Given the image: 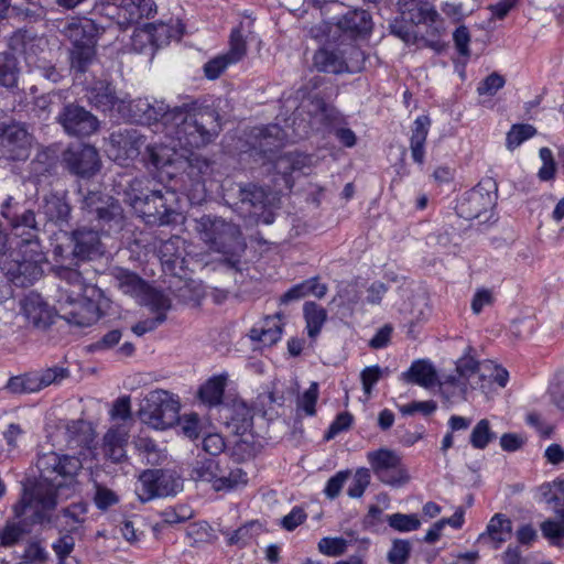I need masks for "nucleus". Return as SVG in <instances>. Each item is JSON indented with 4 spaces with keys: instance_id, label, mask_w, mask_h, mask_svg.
<instances>
[{
    "instance_id": "nucleus-29",
    "label": "nucleus",
    "mask_w": 564,
    "mask_h": 564,
    "mask_svg": "<svg viewBox=\"0 0 564 564\" xmlns=\"http://www.w3.org/2000/svg\"><path fill=\"white\" fill-rule=\"evenodd\" d=\"M181 107H174L170 109L167 105H165L162 100H153L150 102L145 117H143V123H152L156 121H161L164 127V133L167 138L171 137V126L175 124L176 119L172 113L180 111Z\"/></svg>"
},
{
    "instance_id": "nucleus-6",
    "label": "nucleus",
    "mask_w": 564,
    "mask_h": 564,
    "mask_svg": "<svg viewBox=\"0 0 564 564\" xmlns=\"http://www.w3.org/2000/svg\"><path fill=\"white\" fill-rule=\"evenodd\" d=\"M40 248L15 249L0 259V269L8 279L19 286H28L42 275Z\"/></svg>"
},
{
    "instance_id": "nucleus-47",
    "label": "nucleus",
    "mask_w": 564,
    "mask_h": 564,
    "mask_svg": "<svg viewBox=\"0 0 564 564\" xmlns=\"http://www.w3.org/2000/svg\"><path fill=\"white\" fill-rule=\"evenodd\" d=\"M18 83L17 61L9 54L0 55V85L12 88Z\"/></svg>"
},
{
    "instance_id": "nucleus-51",
    "label": "nucleus",
    "mask_w": 564,
    "mask_h": 564,
    "mask_svg": "<svg viewBox=\"0 0 564 564\" xmlns=\"http://www.w3.org/2000/svg\"><path fill=\"white\" fill-rule=\"evenodd\" d=\"M388 524L399 532H411L420 528L421 521L416 514L393 513L387 517Z\"/></svg>"
},
{
    "instance_id": "nucleus-36",
    "label": "nucleus",
    "mask_w": 564,
    "mask_h": 564,
    "mask_svg": "<svg viewBox=\"0 0 564 564\" xmlns=\"http://www.w3.org/2000/svg\"><path fill=\"white\" fill-rule=\"evenodd\" d=\"M100 197L98 194H89L84 200V207L89 214L96 215L99 220L109 221L120 215V206L111 202L109 204H98Z\"/></svg>"
},
{
    "instance_id": "nucleus-54",
    "label": "nucleus",
    "mask_w": 564,
    "mask_h": 564,
    "mask_svg": "<svg viewBox=\"0 0 564 564\" xmlns=\"http://www.w3.org/2000/svg\"><path fill=\"white\" fill-rule=\"evenodd\" d=\"M247 53V43L239 29L232 30L229 41V50L225 55L232 64L241 61Z\"/></svg>"
},
{
    "instance_id": "nucleus-39",
    "label": "nucleus",
    "mask_w": 564,
    "mask_h": 564,
    "mask_svg": "<svg viewBox=\"0 0 564 564\" xmlns=\"http://www.w3.org/2000/svg\"><path fill=\"white\" fill-rule=\"evenodd\" d=\"M139 303L147 306L152 313L155 314V316L163 313V315L166 317V313L171 308L170 297L163 292L150 286H148L144 293L141 295Z\"/></svg>"
},
{
    "instance_id": "nucleus-17",
    "label": "nucleus",
    "mask_w": 564,
    "mask_h": 564,
    "mask_svg": "<svg viewBox=\"0 0 564 564\" xmlns=\"http://www.w3.org/2000/svg\"><path fill=\"white\" fill-rule=\"evenodd\" d=\"M172 481V476L161 470H145L139 477L135 492L143 502L155 497L169 496L175 494L174 488L169 486Z\"/></svg>"
},
{
    "instance_id": "nucleus-25",
    "label": "nucleus",
    "mask_w": 564,
    "mask_h": 564,
    "mask_svg": "<svg viewBox=\"0 0 564 564\" xmlns=\"http://www.w3.org/2000/svg\"><path fill=\"white\" fill-rule=\"evenodd\" d=\"M313 64L318 72L330 74L347 73L346 57L343 46L337 48H321L313 56Z\"/></svg>"
},
{
    "instance_id": "nucleus-48",
    "label": "nucleus",
    "mask_w": 564,
    "mask_h": 564,
    "mask_svg": "<svg viewBox=\"0 0 564 564\" xmlns=\"http://www.w3.org/2000/svg\"><path fill=\"white\" fill-rule=\"evenodd\" d=\"M252 410L245 403H235L232 408L231 423L237 433L245 434L252 426Z\"/></svg>"
},
{
    "instance_id": "nucleus-18",
    "label": "nucleus",
    "mask_w": 564,
    "mask_h": 564,
    "mask_svg": "<svg viewBox=\"0 0 564 564\" xmlns=\"http://www.w3.org/2000/svg\"><path fill=\"white\" fill-rule=\"evenodd\" d=\"M177 142L173 140L171 144L145 143V153L142 161L147 165H152L155 170H164L170 166L183 167L184 154L177 150Z\"/></svg>"
},
{
    "instance_id": "nucleus-10",
    "label": "nucleus",
    "mask_w": 564,
    "mask_h": 564,
    "mask_svg": "<svg viewBox=\"0 0 564 564\" xmlns=\"http://www.w3.org/2000/svg\"><path fill=\"white\" fill-rule=\"evenodd\" d=\"M147 138L137 129L126 128L115 131L109 137L108 154L120 165H129L141 154Z\"/></svg>"
},
{
    "instance_id": "nucleus-37",
    "label": "nucleus",
    "mask_w": 564,
    "mask_h": 564,
    "mask_svg": "<svg viewBox=\"0 0 564 564\" xmlns=\"http://www.w3.org/2000/svg\"><path fill=\"white\" fill-rule=\"evenodd\" d=\"M303 313L307 334L311 338H315L327 319V312L315 302H306L303 306Z\"/></svg>"
},
{
    "instance_id": "nucleus-2",
    "label": "nucleus",
    "mask_w": 564,
    "mask_h": 564,
    "mask_svg": "<svg viewBox=\"0 0 564 564\" xmlns=\"http://www.w3.org/2000/svg\"><path fill=\"white\" fill-rule=\"evenodd\" d=\"M174 118L176 121L171 126L170 139L176 141L181 150L205 148L213 143L221 131L220 116L212 106L186 104L181 106L180 111L174 112Z\"/></svg>"
},
{
    "instance_id": "nucleus-42",
    "label": "nucleus",
    "mask_w": 564,
    "mask_h": 564,
    "mask_svg": "<svg viewBox=\"0 0 564 564\" xmlns=\"http://www.w3.org/2000/svg\"><path fill=\"white\" fill-rule=\"evenodd\" d=\"M4 389L13 394L35 393L40 391L34 371L11 377L6 383Z\"/></svg>"
},
{
    "instance_id": "nucleus-5",
    "label": "nucleus",
    "mask_w": 564,
    "mask_h": 564,
    "mask_svg": "<svg viewBox=\"0 0 564 564\" xmlns=\"http://www.w3.org/2000/svg\"><path fill=\"white\" fill-rule=\"evenodd\" d=\"M180 401L166 390L148 393L140 409L141 420L155 430H166L178 421Z\"/></svg>"
},
{
    "instance_id": "nucleus-64",
    "label": "nucleus",
    "mask_w": 564,
    "mask_h": 564,
    "mask_svg": "<svg viewBox=\"0 0 564 564\" xmlns=\"http://www.w3.org/2000/svg\"><path fill=\"white\" fill-rule=\"evenodd\" d=\"M306 160V156L301 154H285L276 160L275 169L283 175L291 174L295 170L301 169V164Z\"/></svg>"
},
{
    "instance_id": "nucleus-59",
    "label": "nucleus",
    "mask_w": 564,
    "mask_h": 564,
    "mask_svg": "<svg viewBox=\"0 0 564 564\" xmlns=\"http://www.w3.org/2000/svg\"><path fill=\"white\" fill-rule=\"evenodd\" d=\"M53 165V161L47 153H39L30 163L32 177L40 182L43 176L51 173Z\"/></svg>"
},
{
    "instance_id": "nucleus-49",
    "label": "nucleus",
    "mask_w": 564,
    "mask_h": 564,
    "mask_svg": "<svg viewBox=\"0 0 564 564\" xmlns=\"http://www.w3.org/2000/svg\"><path fill=\"white\" fill-rule=\"evenodd\" d=\"M124 10L129 13V22L137 23L143 18H149L155 12L153 0H134L124 4Z\"/></svg>"
},
{
    "instance_id": "nucleus-40",
    "label": "nucleus",
    "mask_w": 564,
    "mask_h": 564,
    "mask_svg": "<svg viewBox=\"0 0 564 564\" xmlns=\"http://www.w3.org/2000/svg\"><path fill=\"white\" fill-rule=\"evenodd\" d=\"M240 199L242 204H249L253 208L252 215L260 217V210H265L269 204V196L267 192L259 186L249 185L240 192Z\"/></svg>"
},
{
    "instance_id": "nucleus-41",
    "label": "nucleus",
    "mask_w": 564,
    "mask_h": 564,
    "mask_svg": "<svg viewBox=\"0 0 564 564\" xmlns=\"http://www.w3.org/2000/svg\"><path fill=\"white\" fill-rule=\"evenodd\" d=\"M44 213L51 221L62 225L68 221L70 207L63 198L52 195L45 198Z\"/></svg>"
},
{
    "instance_id": "nucleus-38",
    "label": "nucleus",
    "mask_w": 564,
    "mask_h": 564,
    "mask_svg": "<svg viewBox=\"0 0 564 564\" xmlns=\"http://www.w3.org/2000/svg\"><path fill=\"white\" fill-rule=\"evenodd\" d=\"M67 444L70 447L88 446L93 441L91 429L82 420L72 421L65 425Z\"/></svg>"
},
{
    "instance_id": "nucleus-44",
    "label": "nucleus",
    "mask_w": 564,
    "mask_h": 564,
    "mask_svg": "<svg viewBox=\"0 0 564 564\" xmlns=\"http://www.w3.org/2000/svg\"><path fill=\"white\" fill-rule=\"evenodd\" d=\"M95 46L96 44H84L73 46V50L70 52L72 67L77 69L78 72H85L95 58Z\"/></svg>"
},
{
    "instance_id": "nucleus-4",
    "label": "nucleus",
    "mask_w": 564,
    "mask_h": 564,
    "mask_svg": "<svg viewBox=\"0 0 564 564\" xmlns=\"http://www.w3.org/2000/svg\"><path fill=\"white\" fill-rule=\"evenodd\" d=\"M189 476L194 481L210 484L216 491L236 489L248 482L247 473L241 468L236 467L226 471L219 460L213 457L197 456L192 464Z\"/></svg>"
},
{
    "instance_id": "nucleus-57",
    "label": "nucleus",
    "mask_w": 564,
    "mask_h": 564,
    "mask_svg": "<svg viewBox=\"0 0 564 564\" xmlns=\"http://www.w3.org/2000/svg\"><path fill=\"white\" fill-rule=\"evenodd\" d=\"M194 512L193 510L185 505L176 506V507H170L164 509L161 512V517L163 522L167 524H177L185 522L193 518Z\"/></svg>"
},
{
    "instance_id": "nucleus-9",
    "label": "nucleus",
    "mask_w": 564,
    "mask_h": 564,
    "mask_svg": "<svg viewBox=\"0 0 564 564\" xmlns=\"http://www.w3.org/2000/svg\"><path fill=\"white\" fill-rule=\"evenodd\" d=\"M11 196H7L1 203V215L7 218L12 227V234L18 239L12 241L15 249L32 248L33 251L40 248L37 240V224L35 214L32 210H24L21 215L11 216L10 205L12 202Z\"/></svg>"
},
{
    "instance_id": "nucleus-35",
    "label": "nucleus",
    "mask_w": 564,
    "mask_h": 564,
    "mask_svg": "<svg viewBox=\"0 0 564 564\" xmlns=\"http://www.w3.org/2000/svg\"><path fill=\"white\" fill-rule=\"evenodd\" d=\"M115 278L119 290L138 301L149 286L139 275L127 270H119Z\"/></svg>"
},
{
    "instance_id": "nucleus-1",
    "label": "nucleus",
    "mask_w": 564,
    "mask_h": 564,
    "mask_svg": "<svg viewBox=\"0 0 564 564\" xmlns=\"http://www.w3.org/2000/svg\"><path fill=\"white\" fill-rule=\"evenodd\" d=\"M36 467L39 480L24 486L20 500L12 508L15 518H25L30 524L51 522L57 506V490L74 481L83 464L76 456L48 452L37 457Z\"/></svg>"
},
{
    "instance_id": "nucleus-60",
    "label": "nucleus",
    "mask_w": 564,
    "mask_h": 564,
    "mask_svg": "<svg viewBox=\"0 0 564 564\" xmlns=\"http://www.w3.org/2000/svg\"><path fill=\"white\" fill-rule=\"evenodd\" d=\"M411 545L406 540H394L387 554L390 564H405L409 560Z\"/></svg>"
},
{
    "instance_id": "nucleus-21",
    "label": "nucleus",
    "mask_w": 564,
    "mask_h": 564,
    "mask_svg": "<svg viewBox=\"0 0 564 564\" xmlns=\"http://www.w3.org/2000/svg\"><path fill=\"white\" fill-rule=\"evenodd\" d=\"M129 437L130 427L127 423L111 426L102 438L101 451L104 456L112 463L124 462Z\"/></svg>"
},
{
    "instance_id": "nucleus-52",
    "label": "nucleus",
    "mask_w": 564,
    "mask_h": 564,
    "mask_svg": "<svg viewBox=\"0 0 564 564\" xmlns=\"http://www.w3.org/2000/svg\"><path fill=\"white\" fill-rule=\"evenodd\" d=\"M347 547L348 541L340 536H326L321 539L317 544L318 551L322 554L330 557H337L343 555L347 551Z\"/></svg>"
},
{
    "instance_id": "nucleus-14",
    "label": "nucleus",
    "mask_w": 564,
    "mask_h": 564,
    "mask_svg": "<svg viewBox=\"0 0 564 564\" xmlns=\"http://www.w3.org/2000/svg\"><path fill=\"white\" fill-rule=\"evenodd\" d=\"M56 120L67 134L75 137H88L99 128L98 119L84 107L75 104L65 105Z\"/></svg>"
},
{
    "instance_id": "nucleus-28",
    "label": "nucleus",
    "mask_w": 564,
    "mask_h": 564,
    "mask_svg": "<svg viewBox=\"0 0 564 564\" xmlns=\"http://www.w3.org/2000/svg\"><path fill=\"white\" fill-rule=\"evenodd\" d=\"M74 250L73 253L79 259H89L100 254L99 234L93 229H78L73 232Z\"/></svg>"
},
{
    "instance_id": "nucleus-24",
    "label": "nucleus",
    "mask_w": 564,
    "mask_h": 564,
    "mask_svg": "<svg viewBox=\"0 0 564 564\" xmlns=\"http://www.w3.org/2000/svg\"><path fill=\"white\" fill-rule=\"evenodd\" d=\"M63 33L69 39L73 46L96 44L99 28L91 19H74L65 25Z\"/></svg>"
},
{
    "instance_id": "nucleus-8",
    "label": "nucleus",
    "mask_w": 564,
    "mask_h": 564,
    "mask_svg": "<svg viewBox=\"0 0 564 564\" xmlns=\"http://www.w3.org/2000/svg\"><path fill=\"white\" fill-rule=\"evenodd\" d=\"M368 463L377 478L386 485L401 486L409 480L400 455L389 448L367 453Z\"/></svg>"
},
{
    "instance_id": "nucleus-33",
    "label": "nucleus",
    "mask_w": 564,
    "mask_h": 564,
    "mask_svg": "<svg viewBox=\"0 0 564 564\" xmlns=\"http://www.w3.org/2000/svg\"><path fill=\"white\" fill-rule=\"evenodd\" d=\"M150 181L147 177L132 180L124 189V200L137 213L152 194L156 191L150 188Z\"/></svg>"
},
{
    "instance_id": "nucleus-7",
    "label": "nucleus",
    "mask_w": 564,
    "mask_h": 564,
    "mask_svg": "<svg viewBox=\"0 0 564 564\" xmlns=\"http://www.w3.org/2000/svg\"><path fill=\"white\" fill-rule=\"evenodd\" d=\"M177 209L176 192L165 188L155 191L137 214L149 225L165 226L175 220Z\"/></svg>"
},
{
    "instance_id": "nucleus-53",
    "label": "nucleus",
    "mask_w": 564,
    "mask_h": 564,
    "mask_svg": "<svg viewBox=\"0 0 564 564\" xmlns=\"http://www.w3.org/2000/svg\"><path fill=\"white\" fill-rule=\"evenodd\" d=\"M535 133L536 129L531 124H513L506 139L508 149H516Z\"/></svg>"
},
{
    "instance_id": "nucleus-27",
    "label": "nucleus",
    "mask_w": 564,
    "mask_h": 564,
    "mask_svg": "<svg viewBox=\"0 0 564 564\" xmlns=\"http://www.w3.org/2000/svg\"><path fill=\"white\" fill-rule=\"evenodd\" d=\"M431 118L426 115L417 117L411 129L410 150L412 159L415 163L422 165L424 163L425 150L424 145L431 128Z\"/></svg>"
},
{
    "instance_id": "nucleus-15",
    "label": "nucleus",
    "mask_w": 564,
    "mask_h": 564,
    "mask_svg": "<svg viewBox=\"0 0 564 564\" xmlns=\"http://www.w3.org/2000/svg\"><path fill=\"white\" fill-rule=\"evenodd\" d=\"M63 161L72 174L80 177L95 175L101 166L97 149L89 144L66 150L63 154Z\"/></svg>"
},
{
    "instance_id": "nucleus-63",
    "label": "nucleus",
    "mask_w": 564,
    "mask_h": 564,
    "mask_svg": "<svg viewBox=\"0 0 564 564\" xmlns=\"http://www.w3.org/2000/svg\"><path fill=\"white\" fill-rule=\"evenodd\" d=\"M229 65L232 63L225 54L218 55L204 65V74L210 80L217 79Z\"/></svg>"
},
{
    "instance_id": "nucleus-31",
    "label": "nucleus",
    "mask_w": 564,
    "mask_h": 564,
    "mask_svg": "<svg viewBox=\"0 0 564 564\" xmlns=\"http://www.w3.org/2000/svg\"><path fill=\"white\" fill-rule=\"evenodd\" d=\"M228 376L226 373L208 379L198 390V398L209 406L218 405L223 401Z\"/></svg>"
},
{
    "instance_id": "nucleus-13",
    "label": "nucleus",
    "mask_w": 564,
    "mask_h": 564,
    "mask_svg": "<svg viewBox=\"0 0 564 564\" xmlns=\"http://www.w3.org/2000/svg\"><path fill=\"white\" fill-rule=\"evenodd\" d=\"M32 137L18 122L0 123V155L12 161L26 160L31 152Z\"/></svg>"
},
{
    "instance_id": "nucleus-56",
    "label": "nucleus",
    "mask_w": 564,
    "mask_h": 564,
    "mask_svg": "<svg viewBox=\"0 0 564 564\" xmlns=\"http://www.w3.org/2000/svg\"><path fill=\"white\" fill-rule=\"evenodd\" d=\"M541 531L552 545L564 546V523L555 520H545L541 523Z\"/></svg>"
},
{
    "instance_id": "nucleus-20",
    "label": "nucleus",
    "mask_w": 564,
    "mask_h": 564,
    "mask_svg": "<svg viewBox=\"0 0 564 564\" xmlns=\"http://www.w3.org/2000/svg\"><path fill=\"white\" fill-rule=\"evenodd\" d=\"M402 22L432 25L440 14L427 0H395Z\"/></svg>"
},
{
    "instance_id": "nucleus-26",
    "label": "nucleus",
    "mask_w": 564,
    "mask_h": 564,
    "mask_svg": "<svg viewBox=\"0 0 564 564\" xmlns=\"http://www.w3.org/2000/svg\"><path fill=\"white\" fill-rule=\"evenodd\" d=\"M170 29L165 24H147L143 29L135 30L132 35V45L142 51L147 44L156 47L169 43Z\"/></svg>"
},
{
    "instance_id": "nucleus-32",
    "label": "nucleus",
    "mask_w": 564,
    "mask_h": 564,
    "mask_svg": "<svg viewBox=\"0 0 564 564\" xmlns=\"http://www.w3.org/2000/svg\"><path fill=\"white\" fill-rule=\"evenodd\" d=\"M88 99L102 111L111 110L118 102L124 104L116 96L115 88L104 82H98L90 88Z\"/></svg>"
},
{
    "instance_id": "nucleus-45",
    "label": "nucleus",
    "mask_w": 564,
    "mask_h": 564,
    "mask_svg": "<svg viewBox=\"0 0 564 564\" xmlns=\"http://www.w3.org/2000/svg\"><path fill=\"white\" fill-rule=\"evenodd\" d=\"M496 438V434L490 429L488 420H480L473 429L469 442L474 448L484 449Z\"/></svg>"
},
{
    "instance_id": "nucleus-50",
    "label": "nucleus",
    "mask_w": 564,
    "mask_h": 564,
    "mask_svg": "<svg viewBox=\"0 0 564 564\" xmlns=\"http://www.w3.org/2000/svg\"><path fill=\"white\" fill-rule=\"evenodd\" d=\"M340 24L356 33H366L371 30V19L366 11L347 13Z\"/></svg>"
},
{
    "instance_id": "nucleus-12",
    "label": "nucleus",
    "mask_w": 564,
    "mask_h": 564,
    "mask_svg": "<svg viewBox=\"0 0 564 564\" xmlns=\"http://www.w3.org/2000/svg\"><path fill=\"white\" fill-rule=\"evenodd\" d=\"M93 296H74L69 295L57 299L58 314L69 325L76 327H88L96 323L99 317V307L91 300Z\"/></svg>"
},
{
    "instance_id": "nucleus-11",
    "label": "nucleus",
    "mask_w": 564,
    "mask_h": 564,
    "mask_svg": "<svg viewBox=\"0 0 564 564\" xmlns=\"http://www.w3.org/2000/svg\"><path fill=\"white\" fill-rule=\"evenodd\" d=\"M495 189L496 184L491 178L482 180L464 194L456 206L457 214L465 219L479 218L494 207Z\"/></svg>"
},
{
    "instance_id": "nucleus-22",
    "label": "nucleus",
    "mask_w": 564,
    "mask_h": 564,
    "mask_svg": "<svg viewBox=\"0 0 564 564\" xmlns=\"http://www.w3.org/2000/svg\"><path fill=\"white\" fill-rule=\"evenodd\" d=\"M62 284L58 286V297L69 295L74 296H95L97 289L95 285L87 283L82 273L75 269L62 268L58 271Z\"/></svg>"
},
{
    "instance_id": "nucleus-43",
    "label": "nucleus",
    "mask_w": 564,
    "mask_h": 564,
    "mask_svg": "<svg viewBox=\"0 0 564 564\" xmlns=\"http://www.w3.org/2000/svg\"><path fill=\"white\" fill-rule=\"evenodd\" d=\"M469 388L466 381L460 380V378H457L455 375L448 376L440 382L441 393L449 402H455L457 399H465Z\"/></svg>"
},
{
    "instance_id": "nucleus-16",
    "label": "nucleus",
    "mask_w": 564,
    "mask_h": 564,
    "mask_svg": "<svg viewBox=\"0 0 564 564\" xmlns=\"http://www.w3.org/2000/svg\"><path fill=\"white\" fill-rule=\"evenodd\" d=\"M183 167L187 177L193 182L192 188H184L191 200H202L205 195V176L212 174L213 161L200 154H184Z\"/></svg>"
},
{
    "instance_id": "nucleus-62",
    "label": "nucleus",
    "mask_w": 564,
    "mask_h": 564,
    "mask_svg": "<svg viewBox=\"0 0 564 564\" xmlns=\"http://www.w3.org/2000/svg\"><path fill=\"white\" fill-rule=\"evenodd\" d=\"M370 484V473L367 468H359L356 470L352 481L348 488V496L350 498H360Z\"/></svg>"
},
{
    "instance_id": "nucleus-34",
    "label": "nucleus",
    "mask_w": 564,
    "mask_h": 564,
    "mask_svg": "<svg viewBox=\"0 0 564 564\" xmlns=\"http://www.w3.org/2000/svg\"><path fill=\"white\" fill-rule=\"evenodd\" d=\"M281 334L280 318L278 316H268L263 322V326L251 328L250 338L265 346H271L281 338Z\"/></svg>"
},
{
    "instance_id": "nucleus-3",
    "label": "nucleus",
    "mask_w": 564,
    "mask_h": 564,
    "mask_svg": "<svg viewBox=\"0 0 564 564\" xmlns=\"http://www.w3.org/2000/svg\"><path fill=\"white\" fill-rule=\"evenodd\" d=\"M193 224L195 234L209 250L221 253L231 264L238 262L247 247L238 225L212 215L195 218Z\"/></svg>"
},
{
    "instance_id": "nucleus-58",
    "label": "nucleus",
    "mask_w": 564,
    "mask_h": 564,
    "mask_svg": "<svg viewBox=\"0 0 564 564\" xmlns=\"http://www.w3.org/2000/svg\"><path fill=\"white\" fill-rule=\"evenodd\" d=\"M343 54L344 57H346L347 73H356L364 68L366 58L364 52L359 47L352 44L344 45Z\"/></svg>"
},
{
    "instance_id": "nucleus-30",
    "label": "nucleus",
    "mask_w": 564,
    "mask_h": 564,
    "mask_svg": "<svg viewBox=\"0 0 564 564\" xmlns=\"http://www.w3.org/2000/svg\"><path fill=\"white\" fill-rule=\"evenodd\" d=\"M403 376L409 382L424 388H430L437 381V372L434 366L430 361L421 359L414 361Z\"/></svg>"
},
{
    "instance_id": "nucleus-19",
    "label": "nucleus",
    "mask_w": 564,
    "mask_h": 564,
    "mask_svg": "<svg viewBox=\"0 0 564 564\" xmlns=\"http://www.w3.org/2000/svg\"><path fill=\"white\" fill-rule=\"evenodd\" d=\"M21 312L26 321L39 329H46L56 316L54 308L36 293H30L21 301Z\"/></svg>"
},
{
    "instance_id": "nucleus-61",
    "label": "nucleus",
    "mask_w": 564,
    "mask_h": 564,
    "mask_svg": "<svg viewBox=\"0 0 564 564\" xmlns=\"http://www.w3.org/2000/svg\"><path fill=\"white\" fill-rule=\"evenodd\" d=\"M318 399V384L312 382L310 388L299 398L297 410H302L306 415H314L316 413V402Z\"/></svg>"
},
{
    "instance_id": "nucleus-46",
    "label": "nucleus",
    "mask_w": 564,
    "mask_h": 564,
    "mask_svg": "<svg viewBox=\"0 0 564 564\" xmlns=\"http://www.w3.org/2000/svg\"><path fill=\"white\" fill-rule=\"evenodd\" d=\"M39 390H43L52 384H58L69 376V371L63 367H52L40 371H34Z\"/></svg>"
},
{
    "instance_id": "nucleus-55",
    "label": "nucleus",
    "mask_w": 564,
    "mask_h": 564,
    "mask_svg": "<svg viewBox=\"0 0 564 564\" xmlns=\"http://www.w3.org/2000/svg\"><path fill=\"white\" fill-rule=\"evenodd\" d=\"M478 366L479 362L476 361L471 357H464L458 360L456 365V373L457 378L466 381L467 386L471 388V381L477 380L478 378Z\"/></svg>"
},
{
    "instance_id": "nucleus-23",
    "label": "nucleus",
    "mask_w": 564,
    "mask_h": 564,
    "mask_svg": "<svg viewBox=\"0 0 564 564\" xmlns=\"http://www.w3.org/2000/svg\"><path fill=\"white\" fill-rule=\"evenodd\" d=\"M511 520L503 513H496L489 520L486 531L479 535L478 541L498 549L511 538Z\"/></svg>"
}]
</instances>
